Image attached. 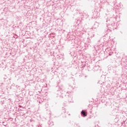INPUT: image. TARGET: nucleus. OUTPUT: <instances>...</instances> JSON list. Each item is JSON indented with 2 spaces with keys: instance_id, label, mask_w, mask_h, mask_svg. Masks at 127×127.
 I'll return each instance as SVG.
<instances>
[{
  "instance_id": "1",
  "label": "nucleus",
  "mask_w": 127,
  "mask_h": 127,
  "mask_svg": "<svg viewBox=\"0 0 127 127\" xmlns=\"http://www.w3.org/2000/svg\"><path fill=\"white\" fill-rule=\"evenodd\" d=\"M81 114L83 115V117H87V112H86L85 111L82 110Z\"/></svg>"
}]
</instances>
